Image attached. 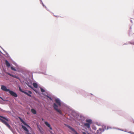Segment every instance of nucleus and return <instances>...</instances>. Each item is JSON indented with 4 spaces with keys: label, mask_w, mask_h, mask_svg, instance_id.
I'll list each match as a JSON object with an SVG mask.
<instances>
[{
    "label": "nucleus",
    "mask_w": 134,
    "mask_h": 134,
    "mask_svg": "<svg viewBox=\"0 0 134 134\" xmlns=\"http://www.w3.org/2000/svg\"><path fill=\"white\" fill-rule=\"evenodd\" d=\"M20 119L23 124L25 125V126H24L22 125L21 126L23 130L26 131V134H33V133H30L28 130V129H30L31 130H32L31 127L25 122L22 119L20 118Z\"/></svg>",
    "instance_id": "1"
},
{
    "label": "nucleus",
    "mask_w": 134,
    "mask_h": 134,
    "mask_svg": "<svg viewBox=\"0 0 134 134\" xmlns=\"http://www.w3.org/2000/svg\"><path fill=\"white\" fill-rule=\"evenodd\" d=\"M0 120L2 123L5 125L12 132H13L12 128L8 124L7 122L9 121V120L7 118L0 115Z\"/></svg>",
    "instance_id": "2"
},
{
    "label": "nucleus",
    "mask_w": 134,
    "mask_h": 134,
    "mask_svg": "<svg viewBox=\"0 0 134 134\" xmlns=\"http://www.w3.org/2000/svg\"><path fill=\"white\" fill-rule=\"evenodd\" d=\"M1 89L4 91L9 92V93L13 97H17L18 96L17 94L16 93L10 90L9 89H7V87L4 85H2L1 86Z\"/></svg>",
    "instance_id": "3"
},
{
    "label": "nucleus",
    "mask_w": 134,
    "mask_h": 134,
    "mask_svg": "<svg viewBox=\"0 0 134 134\" xmlns=\"http://www.w3.org/2000/svg\"><path fill=\"white\" fill-rule=\"evenodd\" d=\"M55 101L56 103L58 105H57L59 107H61V106H64L65 107H67L65 104L64 103L62 102H61L60 99L58 98H55Z\"/></svg>",
    "instance_id": "4"
},
{
    "label": "nucleus",
    "mask_w": 134,
    "mask_h": 134,
    "mask_svg": "<svg viewBox=\"0 0 134 134\" xmlns=\"http://www.w3.org/2000/svg\"><path fill=\"white\" fill-rule=\"evenodd\" d=\"M53 107L54 109L59 113L61 114H62V113L61 110L58 109V106L55 103H54L53 104Z\"/></svg>",
    "instance_id": "5"
},
{
    "label": "nucleus",
    "mask_w": 134,
    "mask_h": 134,
    "mask_svg": "<svg viewBox=\"0 0 134 134\" xmlns=\"http://www.w3.org/2000/svg\"><path fill=\"white\" fill-rule=\"evenodd\" d=\"M67 127L70 129L75 134H79L72 127L69 125H68Z\"/></svg>",
    "instance_id": "6"
},
{
    "label": "nucleus",
    "mask_w": 134,
    "mask_h": 134,
    "mask_svg": "<svg viewBox=\"0 0 134 134\" xmlns=\"http://www.w3.org/2000/svg\"><path fill=\"white\" fill-rule=\"evenodd\" d=\"M106 129V127H105L104 129H102L99 128L98 130L97 131V134H102L101 132L104 131L105 129Z\"/></svg>",
    "instance_id": "7"
},
{
    "label": "nucleus",
    "mask_w": 134,
    "mask_h": 134,
    "mask_svg": "<svg viewBox=\"0 0 134 134\" xmlns=\"http://www.w3.org/2000/svg\"><path fill=\"white\" fill-rule=\"evenodd\" d=\"M24 93L30 97L31 96V94H32V92L30 91H29L28 92H27L25 91V92H24Z\"/></svg>",
    "instance_id": "8"
},
{
    "label": "nucleus",
    "mask_w": 134,
    "mask_h": 134,
    "mask_svg": "<svg viewBox=\"0 0 134 134\" xmlns=\"http://www.w3.org/2000/svg\"><path fill=\"white\" fill-rule=\"evenodd\" d=\"M44 123L47 126L50 128V129H52V128L51 127L50 125L47 122L45 121L44 122Z\"/></svg>",
    "instance_id": "9"
},
{
    "label": "nucleus",
    "mask_w": 134,
    "mask_h": 134,
    "mask_svg": "<svg viewBox=\"0 0 134 134\" xmlns=\"http://www.w3.org/2000/svg\"><path fill=\"white\" fill-rule=\"evenodd\" d=\"M5 64L6 65V66L8 67H10L11 65L10 63H9L8 61L7 60H5Z\"/></svg>",
    "instance_id": "10"
},
{
    "label": "nucleus",
    "mask_w": 134,
    "mask_h": 134,
    "mask_svg": "<svg viewBox=\"0 0 134 134\" xmlns=\"http://www.w3.org/2000/svg\"><path fill=\"white\" fill-rule=\"evenodd\" d=\"M90 124L88 123H85L84 124V126L87 128L89 129L90 128Z\"/></svg>",
    "instance_id": "11"
},
{
    "label": "nucleus",
    "mask_w": 134,
    "mask_h": 134,
    "mask_svg": "<svg viewBox=\"0 0 134 134\" xmlns=\"http://www.w3.org/2000/svg\"><path fill=\"white\" fill-rule=\"evenodd\" d=\"M86 121L87 122L88 124H89L90 125L92 123V120L90 119L86 120Z\"/></svg>",
    "instance_id": "12"
},
{
    "label": "nucleus",
    "mask_w": 134,
    "mask_h": 134,
    "mask_svg": "<svg viewBox=\"0 0 134 134\" xmlns=\"http://www.w3.org/2000/svg\"><path fill=\"white\" fill-rule=\"evenodd\" d=\"M33 85L35 88H37V83H33Z\"/></svg>",
    "instance_id": "13"
},
{
    "label": "nucleus",
    "mask_w": 134,
    "mask_h": 134,
    "mask_svg": "<svg viewBox=\"0 0 134 134\" xmlns=\"http://www.w3.org/2000/svg\"><path fill=\"white\" fill-rule=\"evenodd\" d=\"M31 111L32 113H33L34 114H36V111L35 109H32L31 110Z\"/></svg>",
    "instance_id": "14"
},
{
    "label": "nucleus",
    "mask_w": 134,
    "mask_h": 134,
    "mask_svg": "<svg viewBox=\"0 0 134 134\" xmlns=\"http://www.w3.org/2000/svg\"><path fill=\"white\" fill-rule=\"evenodd\" d=\"M11 69L13 71H16V70L15 69L14 67L13 66H11Z\"/></svg>",
    "instance_id": "15"
},
{
    "label": "nucleus",
    "mask_w": 134,
    "mask_h": 134,
    "mask_svg": "<svg viewBox=\"0 0 134 134\" xmlns=\"http://www.w3.org/2000/svg\"><path fill=\"white\" fill-rule=\"evenodd\" d=\"M12 77L19 79L20 78L19 77L16 75H13Z\"/></svg>",
    "instance_id": "16"
},
{
    "label": "nucleus",
    "mask_w": 134,
    "mask_h": 134,
    "mask_svg": "<svg viewBox=\"0 0 134 134\" xmlns=\"http://www.w3.org/2000/svg\"><path fill=\"white\" fill-rule=\"evenodd\" d=\"M19 90L21 91V92H23V93H24V92H25V91H23L21 88V87H20V86H19Z\"/></svg>",
    "instance_id": "17"
},
{
    "label": "nucleus",
    "mask_w": 134,
    "mask_h": 134,
    "mask_svg": "<svg viewBox=\"0 0 134 134\" xmlns=\"http://www.w3.org/2000/svg\"><path fill=\"white\" fill-rule=\"evenodd\" d=\"M42 92H45V90L42 88H40Z\"/></svg>",
    "instance_id": "18"
},
{
    "label": "nucleus",
    "mask_w": 134,
    "mask_h": 134,
    "mask_svg": "<svg viewBox=\"0 0 134 134\" xmlns=\"http://www.w3.org/2000/svg\"><path fill=\"white\" fill-rule=\"evenodd\" d=\"M7 74H8V75H10V76H12H12H13V75H12V74H10V73H9L7 72Z\"/></svg>",
    "instance_id": "19"
},
{
    "label": "nucleus",
    "mask_w": 134,
    "mask_h": 134,
    "mask_svg": "<svg viewBox=\"0 0 134 134\" xmlns=\"http://www.w3.org/2000/svg\"><path fill=\"white\" fill-rule=\"evenodd\" d=\"M3 51L7 55H9V54H8V53H7V52H6V51H4L3 49Z\"/></svg>",
    "instance_id": "20"
},
{
    "label": "nucleus",
    "mask_w": 134,
    "mask_h": 134,
    "mask_svg": "<svg viewBox=\"0 0 134 134\" xmlns=\"http://www.w3.org/2000/svg\"><path fill=\"white\" fill-rule=\"evenodd\" d=\"M40 0L42 4L43 5V6L44 7H45L46 8V7L44 5V4L42 2V0Z\"/></svg>",
    "instance_id": "21"
},
{
    "label": "nucleus",
    "mask_w": 134,
    "mask_h": 134,
    "mask_svg": "<svg viewBox=\"0 0 134 134\" xmlns=\"http://www.w3.org/2000/svg\"><path fill=\"white\" fill-rule=\"evenodd\" d=\"M14 64L16 66H17V64L15 63H14Z\"/></svg>",
    "instance_id": "22"
},
{
    "label": "nucleus",
    "mask_w": 134,
    "mask_h": 134,
    "mask_svg": "<svg viewBox=\"0 0 134 134\" xmlns=\"http://www.w3.org/2000/svg\"><path fill=\"white\" fill-rule=\"evenodd\" d=\"M128 133H132H132L131 132V131L129 132Z\"/></svg>",
    "instance_id": "23"
},
{
    "label": "nucleus",
    "mask_w": 134,
    "mask_h": 134,
    "mask_svg": "<svg viewBox=\"0 0 134 134\" xmlns=\"http://www.w3.org/2000/svg\"><path fill=\"white\" fill-rule=\"evenodd\" d=\"M0 98L2 99V100H3V98L2 97H0Z\"/></svg>",
    "instance_id": "24"
},
{
    "label": "nucleus",
    "mask_w": 134,
    "mask_h": 134,
    "mask_svg": "<svg viewBox=\"0 0 134 134\" xmlns=\"http://www.w3.org/2000/svg\"><path fill=\"white\" fill-rule=\"evenodd\" d=\"M120 130H121V131H123V130H120ZM125 131V132H126V131Z\"/></svg>",
    "instance_id": "25"
},
{
    "label": "nucleus",
    "mask_w": 134,
    "mask_h": 134,
    "mask_svg": "<svg viewBox=\"0 0 134 134\" xmlns=\"http://www.w3.org/2000/svg\"><path fill=\"white\" fill-rule=\"evenodd\" d=\"M109 129V128L108 127L107 128V130H108V129Z\"/></svg>",
    "instance_id": "26"
},
{
    "label": "nucleus",
    "mask_w": 134,
    "mask_h": 134,
    "mask_svg": "<svg viewBox=\"0 0 134 134\" xmlns=\"http://www.w3.org/2000/svg\"><path fill=\"white\" fill-rule=\"evenodd\" d=\"M132 134H134V133L133 132V133H132Z\"/></svg>",
    "instance_id": "27"
},
{
    "label": "nucleus",
    "mask_w": 134,
    "mask_h": 134,
    "mask_svg": "<svg viewBox=\"0 0 134 134\" xmlns=\"http://www.w3.org/2000/svg\"><path fill=\"white\" fill-rule=\"evenodd\" d=\"M131 22H132V20H131Z\"/></svg>",
    "instance_id": "28"
},
{
    "label": "nucleus",
    "mask_w": 134,
    "mask_h": 134,
    "mask_svg": "<svg viewBox=\"0 0 134 134\" xmlns=\"http://www.w3.org/2000/svg\"><path fill=\"white\" fill-rule=\"evenodd\" d=\"M50 99H51V98H49Z\"/></svg>",
    "instance_id": "29"
},
{
    "label": "nucleus",
    "mask_w": 134,
    "mask_h": 134,
    "mask_svg": "<svg viewBox=\"0 0 134 134\" xmlns=\"http://www.w3.org/2000/svg\"><path fill=\"white\" fill-rule=\"evenodd\" d=\"M39 130H40V128L39 127Z\"/></svg>",
    "instance_id": "30"
},
{
    "label": "nucleus",
    "mask_w": 134,
    "mask_h": 134,
    "mask_svg": "<svg viewBox=\"0 0 134 134\" xmlns=\"http://www.w3.org/2000/svg\"><path fill=\"white\" fill-rule=\"evenodd\" d=\"M42 120H43V119H42Z\"/></svg>",
    "instance_id": "31"
}]
</instances>
